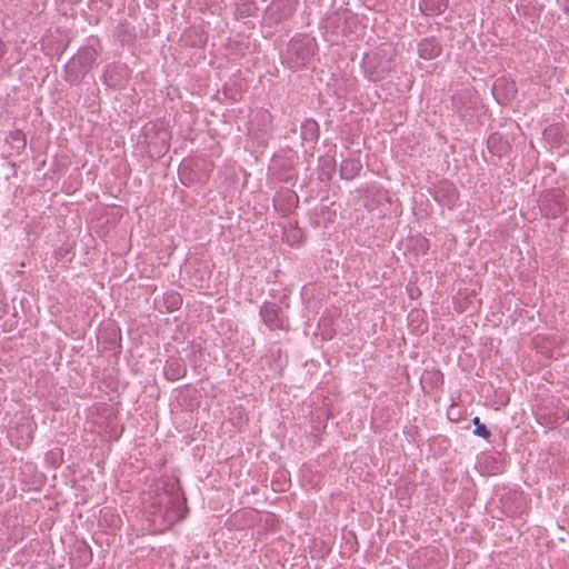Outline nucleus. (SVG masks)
I'll return each mask as SVG.
<instances>
[{
  "label": "nucleus",
  "mask_w": 569,
  "mask_h": 569,
  "mask_svg": "<svg viewBox=\"0 0 569 569\" xmlns=\"http://www.w3.org/2000/svg\"><path fill=\"white\" fill-rule=\"evenodd\" d=\"M498 140V136L497 134H492L490 136V138L488 139V146L489 148H491V146Z\"/></svg>",
  "instance_id": "obj_13"
},
{
  "label": "nucleus",
  "mask_w": 569,
  "mask_h": 569,
  "mask_svg": "<svg viewBox=\"0 0 569 569\" xmlns=\"http://www.w3.org/2000/svg\"><path fill=\"white\" fill-rule=\"evenodd\" d=\"M447 7V1L446 0H439V3L437 6V8L435 9L436 12L440 13L443 11V9Z\"/></svg>",
  "instance_id": "obj_12"
},
{
  "label": "nucleus",
  "mask_w": 569,
  "mask_h": 569,
  "mask_svg": "<svg viewBox=\"0 0 569 569\" xmlns=\"http://www.w3.org/2000/svg\"><path fill=\"white\" fill-rule=\"evenodd\" d=\"M472 423L475 425V435L488 439L490 437V431L486 428L483 423L480 422L479 417H475L472 419Z\"/></svg>",
  "instance_id": "obj_8"
},
{
  "label": "nucleus",
  "mask_w": 569,
  "mask_h": 569,
  "mask_svg": "<svg viewBox=\"0 0 569 569\" xmlns=\"http://www.w3.org/2000/svg\"><path fill=\"white\" fill-rule=\"evenodd\" d=\"M341 174L346 176V169L345 168L341 169Z\"/></svg>",
  "instance_id": "obj_18"
},
{
  "label": "nucleus",
  "mask_w": 569,
  "mask_h": 569,
  "mask_svg": "<svg viewBox=\"0 0 569 569\" xmlns=\"http://www.w3.org/2000/svg\"><path fill=\"white\" fill-rule=\"evenodd\" d=\"M288 52L290 54L297 56V58L292 61L293 67L303 66L312 54L311 43L310 41L302 42L299 40H293L289 43Z\"/></svg>",
  "instance_id": "obj_4"
},
{
  "label": "nucleus",
  "mask_w": 569,
  "mask_h": 569,
  "mask_svg": "<svg viewBox=\"0 0 569 569\" xmlns=\"http://www.w3.org/2000/svg\"><path fill=\"white\" fill-rule=\"evenodd\" d=\"M166 300L168 303H170V307L172 310L177 309L179 307V305L181 303V298L177 293L167 295Z\"/></svg>",
  "instance_id": "obj_9"
},
{
  "label": "nucleus",
  "mask_w": 569,
  "mask_h": 569,
  "mask_svg": "<svg viewBox=\"0 0 569 569\" xmlns=\"http://www.w3.org/2000/svg\"><path fill=\"white\" fill-rule=\"evenodd\" d=\"M440 52L441 47L435 39H425L418 44V53L422 59H435L440 54Z\"/></svg>",
  "instance_id": "obj_6"
},
{
  "label": "nucleus",
  "mask_w": 569,
  "mask_h": 569,
  "mask_svg": "<svg viewBox=\"0 0 569 569\" xmlns=\"http://www.w3.org/2000/svg\"><path fill=\"white\" fill-rule=\"evenodd\" d=\"M428 1H429V0H423V4H425V8H426V9H429Z\"/></svg>",
  "instance_id": "obj_17"
},
{
  "label": "nucleus",
  "mask_w": 569,
  "mask_h": 569,
  "mask_svg": "<svg viewBox=\"0 0 569 569\" xmlns=\"http://www.w3.org/2000/svg\"><path fill=\"white\" fill-rule=\"evenodd\" d=\"M71 2H78L79 0H70Z\"/></svg>",
  "instance_id": "obj_19"
},
{
  "label": "nucleus",
  "mask_w": 569,
  "mask_h": 569,
  "mask_svg": "<svg viewBox=\"0 0 569 569\" xmlns=\"http://www.w3.org/2000/svg\"><path fill=\"white\" fill-rule=\"evenodd\" d=\"M260 313H261V317H262L264 323L270 329L283 328L284 317H283V313L280 310V308L277 307L276 305H266L261 309Z\"/></svg>",
  "instance_id": "obj_5"
},
{
  "label": "nucleus",
  "mask_w": 569,
  "mask_h": 569,
  "mask_svg": "<svg viewBox=\"0 0 569 569\" xmlns=\"http://www.w3.org/2000/svg\"><path fill=\"white\" fill-rule=\"evenodd\" d=\"M303 129H310L312 133H315L317 130V124L315 121H307L303 126Z\"/></svg>",
  "instance_id": "obj_11"
},
{
  "label": "nucleus",
  "mask_w": 569,
  "mask_h": 569,
  "mask_svg": "<svg viewBox=\"0 0 569 569\" xmlns=\"http://www.w3.org/2000/svg\"><path fill=\"white\" fill-rule=\"evenodd\" d=\"M188 512L187 500H166V505L159 509V515L154 513L153 521L156 522L159 517L162 519V525L169 528L183 520Z\"/></svg>",
  "instance_id": "obj_1"
},
{
  "label": "nucleus",
  "mask_w": 569,
  "mask_h": 569,
  "mask_svg": "<svg viewBox=\"0 0 569 569\" xmlns=\"http://www.w3.org/2000/svg\"><path fill=\"white\" fill-rule=\"evenodd\" d=\"M496 508L506 517H518L526 512L528 505L527 500H488L486 510L493 513Z\"/></svg>",
  "instance_id": "obj_2"
},
{
  "label": "nucleus",
  "mask_w": 569,
  "mask_h": 569,
  "mask_svg": "<svg viewBox=\"0 0 569 569\" xmlns=\"http://www.w3.org/2000/svg\"><path fill=\"white\" fill-rule=\"evenodd\" d=\"M31 439H32V438H31V436H30V435H28L27 439L24 440V443H26V445H27V443H29V442L31 441Z\"/></svg>",
  "instance_id": "obj_16"
},
{
  "label": "nucleus",
  "mask_w": 569,
  "mask_h": 569,
  "mask_svg": "<svg viewBox=\"0 0 569 569\" xmlns=\"http://www.w3.org/2000/svg\"><path fill=\"white\" fill-rule=\"evenodd\" d=\"M77 62L78 61L76 59H72V61L68 64V68L71 69V68L76 67Z\"/></svg>",
  "instance_id": "obj_15"
},
{
  "label": "nucleus",
  "mask_w": 569,
  "mask_h": 569,
  "mask_svg": "<svg viewBox=\"0 0 569 569\" xmlns=\"http://www.w3.org/2000/svg\"><path fill=\"white\" fill-rule=\"evenodd\" d=\"M492 93L498 102L506 103L515 97L516 84L506 78H499L493 83Z\"/></svg>",
  "instance_id": "obj_3"
},
{
  "label": "nucleus",
  "mask_w": 569,
  "mask_h": 569,
  "mask_svg": "<svg viewBox=\"0 0 569 569\" xmlns=\"http://www.w3.org/2000/svg\"><path fill=\"white\" fill-rule=\"evenodd\" d=\"M204 41H206V38L203 37V34H199V38L194 42V44H202V43H204Z\"/></svg>",
  "instance_id": "obj_14"
},
{
  "label": "nucleus",
  "mask_w": 569,
  "mask_h": 569,
  "mask_svg": "<svg viewBox=\"0 0 569 569\" xmlns=\"http://www.w3.org/2000/svg\"><path fill=\"white\" fill-rule=\"evenodd\" d=\"M437 201L443 204L451 206L457 200V191L452 183L445 181L442 182L435 193Z\"/></svg>",
  "instance_id": "obj_7"
},
{
  "label": "nucleus",
  "mask_w": 569,
  "mask_h": 569,
  "mask_svg": "<svg viewBox=\"0 0 569 569\" xmlns=\"http://www.w3.org/2000/svg\"><path fill=\"white\" fill-rule=\"evenodd\" d=\"M79 551L82 552V556H83V561L84 563H89L92 559V553H91V550L88 546H83L81 548H79Z\"/></svg>",
  "instance_id": "obj_10"
}]
</instances>
